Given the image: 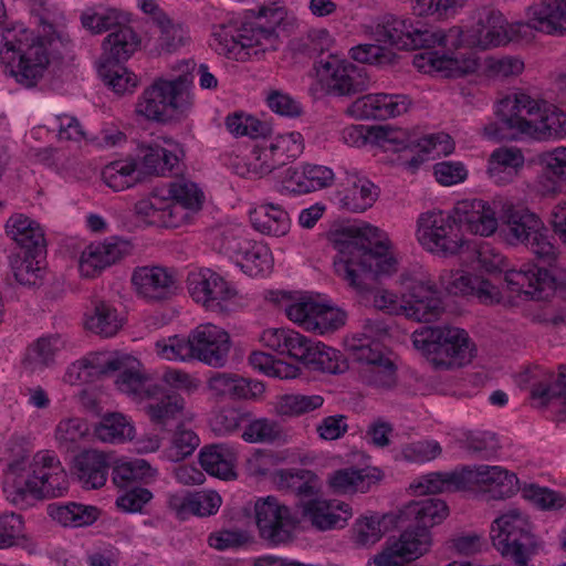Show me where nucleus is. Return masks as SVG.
<instances>
[{
  "instance_id": "obj_64",
  "label": "nucleus",
  "mask_w": 566,
  "mask_h": 566,
  "mask_svg": "<svg viewBox=\"0 0 566 566\" xmlns=\"http://www.w3.org/2000/svg\"><path fill=\"white\" fill-rule=\"evenodd\" d=\"M239 264L250 275H259L271 270L273 258L265 244L253 241Z\"/></svg>"
},
{
  "instance_id": "obj_57",
  "label": "nucleus",
  "mask_w": 566,
  "mask_h": 566,
  "mask_svg": "<svg viewBox=\"0 0 566 566\" xmlns=\"http://www.w3.org/2000/svg\"><path fill=\"white\" fill-rule=\"evenodd\" d=\"M122 62L101 61L98 73L104 83L115 93L132 92L137 85V77L129 72Z\"/></svg>"
},
{
  "instance_id": "obj_63",
  "label": "nucleus",
  "mask_w": 566,
  "mask_h": 566,
  "mask_svg": "<svg viewBox=\"0 0 566 566\" xmlns=\"http://www.w3.org/2000/svg\"><path fill=\"white\" fill-rule=\"evenodd\" d=\"M324 399L319 395H284L276 403V412L281 416L294 417L322 407Z\"/></svg>"
},
{
  "instance_id": "obj_45",
  "label": "nucleus",
  "mask_w": 566,
  "mask_h": 566,
  "mask_svg": "<svg viewBox=\"0 0 566 566\" xmlns=\"http://www.w3.org/2000/svg\"><path fill=\"white\" fill-rule=\"evenodd\" d=\"M48 514L62 526L82 527L93 524L99 516V510L96 506L75 502L52 503L48 506Z\"/></svg>"
},
{
  "instance_id": "obj_34",
  "label": "nucleus",
  "mask_w": 566,
  "mask_h": 566,
  "mask_svg": "<svg viewBox=\"0 0 566 566\" xmlns=\"http://www.w3.org/2000/svg\"><path fill=\"white\" fill-rule=\"evenodd\" d=\"M305 514L318 530L342 528L352 516L350 507L344 502L310 500L304 506Z\"/></svg>"
},
{
  "instance_id": "obj_17",
  "label": "nucleus",
  "mask_w": 566,
  "mask_h": 566,
  "mask_svg": "<svg viewBox=\"0 0 566 566\" xmlns=\"http://www.w3.org/2000/svg\"><path fill=\"white\" fill-rule=\"evenodd\" d=\"M187 286L191 297L212 312L229 311V302L237 291L222 276L210 269H200L188 274Z\"/></svg>"
},
{
  "instance_id": "obj_11",
  "label": "nucleus",
  "mask_w": 566,
  "mask_h": 566,
  "mask_svg": "<svg viewBox=\"0 0 566 566\" xmlns=\"http://www.w3.org/2000/svg\"><path fill=\"white\" fill-rule=\"evenodd\" d=\"M401 315L415 322L437 321L443 312L442 301L431 279L423 272L403 273Z\"/></svg>"
},
{
  "instance_id": "obj_1",
  "label": "nucleus",
  "mask_w": 566,
  "mask_h": 566,
  "mask_svg": "<svg viewBox=\"0 0 566 566\" xmlns=\"http://www.w3.org/2000/svg\"><path fill=\"white\" fill-rule=\"evenodd\" d=\"M378 34L386 42L399 50H417L441 46L455 50L463 43V31L460 27L448 30L434 29L418 19L391 17L378 27ZM511 41L506 29V20L497 11H488L480 17L472 28L465 42L469 45L488 50L504 45Z\"/></svg>"
},
{
  "instance_id": "obj_26",
  "label": "nucleus",
  "mask_w": 566,
  "mask_h": 566,
  "mask_svg": "<svg viewBox=\"0 0 566 566\" xmlns=\"http://www.w3.org/2000/svg\"><path fill=\"white\" fill-rule=\"evenodd\" d=\"M335 175L326 166L305 164L285 171L284 188L293 193L303 195L317 191L334 184Z\"/></svg>"
},
{
  "instance_id": "obj_60",
  "label": "nucleus",
  "mask_w": 566,
  "mask_h": 566,
  "mask_svg": "<svg viewBox=\"0 0 566 566\" xmlns=\"http://www.w3.org/2000/svg\"><path fill=\"white\" fill-rule=\"evenodd\" d=\"M461 483L462 479L457 473L432 472L421 476L416 483L411 484V488L415 489L417 494L423 495L457 490Z\"/></svg>"
},
{
  "instance_id": "obj_32",
  "label": "nucleus",
  "mask_w": 566,
  "mask_h": 566,
  "mask_svg": "<svg viewBox=\"0 0 566 566\" xmlns=\"http://www.w3.org/2000/svg\"><path fill=\"white\" fill-rule=\"evenodd\" d=\"M261 340L264 346L286 354L304 363L312 342L296 331L290 328H270L263 332Z\"/></svg>"
},
{
  "instance_id": "obj_8",
  "label": "nucleus",
  "mask_w": 566,
  "mask_h": 566,
  "mask_svg": "<svg viewBox=\"0 0 566 566\" xmlns=\"http://www.w3.org/2000/svg\"><path fill=\"white\" fill-rule=\"evenodd\" d=\"M192 82L189 74L174 80L159 78L140 95L137 114L154 122L166 123L184 115L191 106L188 86Z\"/></svg>"
},
{
  "instance_id": "obj_62",
  "label": "nucleus",
  "mask_w": 566,
  "mask_h": 566,
  "mask_svg": "<svg viewBox=\"0 0 566 566\" xmlns=\"http://www.w3.org/2000/svg\"><path fill=\"white\" fill-rule=\"evenodd\" d=\"M155 349L159 357L167 360L186 361L193 359L190 333L187 337L174 335L159 339L155 343Z\"/></svg>"
},
{
  "instance_id": "obj_48",
  "label": "nucleus",
  "mask_w": 566,
  "mask_h": 566,
  "mask_svg": "<svg viewBox=\"0 0 566 566\" xmlns=\"http://www.w3.org/2000/svg\"><path fill=\"white\" fill-rule=\"evenodd\" d=\"M275 481L280 490L293 492L301 499H311L318 492V478L310 470H280Z\"/></svg>"
},
{
  "instance_id": "obj_56",
  "label": "nucleus",
  "mask_w": 566,
  "mask_h": 566,
  "mask_svg": "<svg viewBox=\"0 0 566 566\" xmlns=\"http://www.w3.org/2000/svg\"><path fill=\"white\" fill-rule=\"evenodd\" d=\"M377 197V188L373 182L364 178H356L346 189L342 202L346 209L353 212H363L374 205Z\"/></svg>"
},
{
  "instance_id": "obj_40",
  "label": "nucleus",
  "mask_w": 566,
  "mask_h": 566,
  "mask_svg": "<svg viewBox=\"0 0 566 566\" xmlns=\"http://www.w3.org/2000/svg\"><path fill=\"white\" fill-rule=\"evenodd\" d=\"M140 38L132 27L119 24L104 40V54L101 61H127L139 48Z\"/></svg>"
},
{
  "instance_id": "obj_61",
  "label": "nucleus",
  "mask_w": 566,
  "mask_h": 566,
  "mask_svg": "<svg viewBox=\"0 0 566 566\" xmlns=\"http://www.w3.org/2000/svg\"><path fill=\"white\" fill-rule=\"evenodd\" d=\"M282 166L273 146L266 137H263V140L258 143L251 151L249 167L254 174L263 177Z\"/></svg>"
},
{
  "instance_id": "obj_58",
  "label": "nucleus",
  "mask_w": 566,
  "mask_h": 566,
  "mask_svg": "<svg viewBox=\"0 0 566 566\" xmlns=\"http://www.w3.org/2000/svg\"><path fill=\"white\" fill-rule=\"evenodd\" d=\"M113 482L119 488H126L133 482L154 478L156 470L143 459L120 461L113 469Z\"/></svg>"
},
{
  "instance_id": "obj_14",
  "label": "nucleus",
  "mask_w": 566,
  "mask_h": 566,
  "mask_svg": "<svg viewBox=\"0 0 566 566\" xmlns=\"http://www.w3.org/2000/svg\"><path fill=\"white\" fill-rule=\"evenodd\" d=\"M254 521L259 536L270 545L290 542L296 527L291 509L275 496L259 497L254 502Z\"/></svg>"
},
{
  "instance_id": "obj_54",
  "label": "nucleus",
  "mask_w": 566,
  "mask_h": 566,
  "mask_svg": "<svg viewBox=\"0 0 566 566\" xmlns=\"http://www.w3.org/2000/svg\"><path fill=\"white\" fill-rule=\"evenodd\" d=\"M137 163L127 158L107 164L102 170L104 182L115 191L125 190L137 181Z\"/></svg>"
},
{
  "instance_id": "obj_15",
  "label": "nucleus",
  "mask_w": 566,
  "mask_h": 566,
  "mask_svg": "<svg viewBox=\"0 0 566 566\" xmlns=\"http://www.w3.org/2000/svg\"><path fill=\"white\" fill-rule=\"evenodd\" d=\"M316 72L326 91L337 96L353 95L368 87L365 67H358L333 54L317 62Z\"/></svg>"
},
{
  "instance_id": "obj_49",
  "label": "nucleus",
  "mask_w": 566,
  "mask_h": 566,
  "mask_svg": "<svg viewBox=\"0 0 566 566\" xmlns=\"http://www.w3.org/2000/svg\"><path fill=\"white\" fill-rule=\"evenodd\" d=\"M61 346L62 342L59 335L38 338L28 346L22 360L23 367L31 373L49 367L54 361L55 354Z\"/></svg>"
},
{
  "instance_id": "obj_41",
  "label": "nucleus",
  "mask_w": 566,
  "mask_h": 566,
  "mask_svg": "<svg viewBox=\"0 0 566 566\" xmlns=\"http://www.w3.org/2000/svg\"><path fill=\"white\" fill-rule=\"evenodd\" d=\"M199 462L202 469L212 476L222 480H231L237 476L234 470L237 455L228 447L213 444L202 448L199 453Z\"/></svg>"
},
{
  "instance_id": "obj_5",
  "label": "nucleus",
  "mask_w": 566,
  "mask_h": 566,
  "mask_svg": "<svg viewBox=\"0 0 566 566\" xmlns=\"http://www.w3.org/2000/svg\"><path fill=\"white\" fill-rule=\"evenodd\" d=\"M283 15L281 8L262 7L254 22L241 28L219 25L212 34L210 45L219 54L237 61L275 51L280 43L275 28L283 20Z\"/></svg>"
},
{
  "instance_id": "obj_29",
  "label": "nucleus",
  "mask_w": 566,
  "mask_h": 566,
  "mask_svg": "<svg viewBox=\"0 0 566 566\" xmlns=\"http://www.w3.org/2000/svg\"><path fill=\"white\" fill-rule=\"evenodd\" d=\"M471 479L489 500H504L518 490L517 476L501 467L481 465Z\"/></svg>"
},
{
  "instance_id": "obj_21",
  "label": "nucleus",
  "mask_w": 566,
  "mask_h": 566,
  "mask_svg": "<svg viewBox=\"0 0 566 566\" xmlns=\"http://www.w3.org/2000/svg\"><path fill=\"white\" fill-rule=\"evenodd\" d=\"M136 293L148 302H163L177 292V280L172 271L164 266H139L132 274Z\"/></svg>"
},
{
  "instance_id": "obj_25",
  "label": "nucleus",
  "mask_w": 566,
  "mask_h": 566,
  "mask_svg": "<svg viewBox=\"0 0 566 566\" xmlns=\"http://www.w3.org/2000/svg\"><path fill=\"white\" fill-rule=\"evenodd\" d=\"M527 25L546 34L566 35V0H536L527 10Z\"/></svg>"
},
{
  "instance_id": "obj_39",
  "label": "nucleus",
  "mask_w": 566,
  "mask_h": 566,
  "mask_svg": "<svg viewBox=\"0 0 566 566\" xmlns=\"http://www.w3.org/2000/svg\"><path fill=\"white\" fill-rule=\"evenodd\" d=\"M524 163L525 157L520 148L501 147L491 154L488 172L494 182L507 184L515 178Z\"/></svg>"
},
{
  "instance_id": "obj_50",
  "label": "nucleus",
  "mask_w": 566,
  "mask_h": 566,
  "mask_svg": "<svg viewBox=\"0 0 566 566\" xmlns=\"http://www.w3.org/2000/svg\"><path fill=\"white\" fill-rule=\"evenodd\" d=\"M139 156L142 170L148 175L165 176L179 163L176 154L159 145H142Z\"/></svg>"
},
{
  "instance_id": "obj_10",
  "label": "nucleus",
  "mask_w": 566,
  "mask_h": 566,
  "mask_svg": "<svg viewBox=\"0 0 566 566\" xmlns=\"http://www.w3.org/2000/svg\"><path fill=\"white\" fill-rule=\"evenodd\" d=\"M542 265H524L520 270H506L505 281L513 292L524 293L532 298H543V293L552 290L554 277L546 266L557 261V249L541 230L526 243Z\"/></svg>"
},
{
  "instance_id": "obj_38",
  "label": "nucleus",
  "mask_w": 566,
  "mask_h": 566,
  "mask_svg": "<svg viewBox=\"0 0 566 566\" xmlns=\"http://www.w3.org/2000/svg\"><path fill=\"white\" fill-rule=\"evenodd\" d=\"M164 193L169 200V209L172 210L179 207L182 214H185L180 220V227L188 223L191 219V213L201 208L203 193L196 184L189 180L182 179L170 182Z\"/></svg>"
},
{
  "instance_id": "obj_19",
  "label": "nucleus",
  "mask_w": 566,
  "mask_h": 566,
  "mask_svg": "<svg viewBox=\"0 0 566 566\" xmlns=\"http://www.w3.org/2000/svg\"><path fill=\"white\" fill-rule=\"evenodd\" d=\"M531 398L537 407H552L558 421L566 420V367L558 374L542 368L530 371Z\"/></svg>"
},
{
  "instance_id": "obj_37",
  "label": "nucleus",
  "mask_w": 566,
  "mask_h": 566,
  "mask_svg": "<svg viewBox=\"0 0 566 566\" xmlns=\"http://www.w3.org/2000/svg\"><path fill=\"white\" fill-rule=\"evenodd\" d=\"M6 232L23 251L33 250L35 253L45 251L43 229L25 214H12L6 223Z\"/></svg>"
},
{
  "instance_id": "obj_9",
  "label": "nucleus",
  "mask_w": 566,
  "mask_h": 566,
  "mask_svg": "<svg viewBox=\"0 0 566 566\" xmlns=\"http://www.w3.org/2000/svg\"><path fill=\"white\" fill-rule=\"evenodd\" d=\"M491 538L496 551L517 566H527L541 546L533 534L527 515L517 509L510 510L494 520Z\"/></svg>"
},
{
  "instance_id": "obj_51",
  "label": "nucleus",
  "mask_w": 566,
  "mask_h": 566,
  "mask_svg": "<svg viewBox=\"0 0 566 566\" xmlns=\"http://www.w3.org/2000/svg\"><path fill=\"white\" fill-rule=\"evenodd\" d=\"M95 434L103 442L123 443L135 437V427L123 413L113 412L102 418Z\"/></svg>"
},
{
  "instance_id": "obj_13",
  "label": "nucleus",
  "mask_w": 566,
  "mask_h": 566,
  "mask_svg": "<svg viewBox=\"0 0 566 566\" xmlns=\"http://www.w3.org/2000/svg\"><path fill=\"white\" fill-rule=\"evenodd\" d=\"M417 239L424 249L443 256L458 254L464 243L455 219L440 211H428L419 217Z\"/></svg>"
},
{
  "instance_id": "obj_18",
  "label": "nucleus",
  "mask_w": 566,
  "mask_h": 566,
  "mask_svg": "<svg viewBox=\"0 0 566 566\" xmlns=\"http://www.w3.org/2000/svg\"><path fill=\"white\" fill-rule=\"evenodd\" d=\"M431 546V534L426 527L409 528L398 538H389L385 548L373 557L376 566H401L399 560L411 562L424 555Z\"/></svg>"
},
{
  "instance_id": "obj_42",
  "label": "nucleus",
  "mask_w": 566,
  "mask_h": 566,
  "mask_svg": "<svg viewBox=\"0 0 566 566\" xmlns=\"http://www.w3.org/2000/svg\"><path fill=\"white\" fill-rule=\"evenodd\" d=\"M449 514V509L444 501L434 497L422 499L408 503L401 510V516L407 521H413L417 526L432 527L440 524Z\"/></svg>"
},
{
  "instance_id": "obj_59",
  "label": "nucleus",
  "mask_w": 566,
  "mask_h": 566,
  "mask_svg": "<svg viewBox=\"0 0 566 566\" xmlns=\"http://www.w3.org/2000/svg\"><path fill=\"white\" fill-rule=\"evenodd\" d=\"M228 130L235 137L248 136L250 138L268 137L271 128L258 118L244 114L233 113L226 118Z\"/></svg>"
},
{
  "instance_id": "obj_20",
  "label": "nucleus",
  "mask_w": 566,
  "mask_h": 566,
  "mask_svg": "<svg viewBox=\"0 0 566 566\" xmlns=\"http://www.w3.org/2000/svg\"><path fill=\"white\" fill-rule=\"evenodd\" d=\"M190 334L193 359L214 368L226 365L231 348V339L227 331L207 323L200 324Z\"/></svg>"
},
{
  "instance_id": "obj_53",
  "label": "nucleus",
  "mask_w": 566,
  "mask_h": 566,
  "mask_svg": "<svg viewBox=\"0 0 566 566\" xmlns=\"http://www.w3.org/2000/svg\"><path fill=\"white\" fill-rule=\"evenodd\" d=\"M396 523V516L385 514L382 516L364 517L356 522L354 535L356 543L368 546L377 543Z\"/></svg>"
},
{
  "instance_id": "obj_22",
  "label": "nucleus",
  "mask_w": 566,
  "mask_h": 566,
  "mask_svg": "<svg viewBox=\"0 0 566 566\" xmlns=\"http://www.w3.org/2000/svg\"><path fill=\"white\" fill-rule=\"evenodd\" d=\"M132 249L129 241L119 238H109L104 242L92 243L81 254L80 271L86 277H94L104 269L129 254Z\"/></svg>"
},
{
  "instance_id": "obj_31",
  "label": "nucleus",
  "mask_w": 566,
  "mask_h": 566,
  "mask_svg": "<svg viewBox=\"0 0 566 566\" xmlns=\"http://www.w3.org/2000/svg\"><path fill=\"white\" fill-rule=\"evenodd\" d=\"M144 410L151 423L165 429L182 417L185 400L179 395L166 394L165 389L159 386L158 392L145 401Z\"/></svg>"
},
{
  "instance_id": "obj_7",
  "label": "nucleus",
  "mask_w": 566,
  "mask_h": 566,
  "mask_svg": "<svg viewBox=\"0 0 566 566\" xmlns=\"http://www.w3.org/2000/svg\"><path fill=\"white\" fill-rule=\"evenodd\" d=\"M412 344L436 369L460 368L471 363L474 356L469 334L458 327H421L413 332Z\"/></svg>"
},
{
  "instance_id": "obj_46",
  "label": "nucleus",
  "mask_w": 566,
  "mask_h": 566,
  "mask_svg": "<svg viewBox=\"0 0 566 566\" xmlns=\"http://www.w3.org/2000/svg\"><path fill=\"white\" fill-rule=\"evenodd\" d=\"M364 328V337H354L348 342L347 348L352 353L353 358L365 366L364 370H369L377 364L382 363L384 359H388L390 357L384 353L382 346L379 343L370 340L371 335L377 334L382 331V328L377 326L374 329V326L369 321L366 323Z\"/></svg>"
},
{
  "instance_id": "obj_6",
  "label": "nucleus",
  "mask_w": 566,
  "mask_h": 566,
  "mask_svg": "<svg viewBox=\"0 0 566 566\" xmlns=\"http://www.w3.org/2000/svg\"><path fill=\"white\" fill-rule=\"evenodd\" d=\"M52 30V24L44 23V34L38 35L36 40L22 28L2 30L0 62L4 66V72L13 76L19 84L33 87L43 77L50 62L45 42L50 41L48 35Z\"/></svg>"
},
{
  "instance_id": "obj_16",
  "label": "nucleus",
  "mask_w": 566,
  "mask_h": 566,
  "mask_svg": "<svg viewBox=\"0 0 566 566\" xmlns=\"http://www.w3.org/2000/svg\"><path fill=\"white\" fill-rule=\"evenodd\" d=\"M120 370L117 379V388L129 396L136 402H144L157 394L159 386L149 378L140 368V364L135 358L123 355L108 357L103 360L99 374H107Z\"/></svg>"
},
{
  "instance_id": "obj_12",
  "label": "nucleus",
  "mask_w": 566,
  "mask_h": 566,
  "mask_svg": "<svg viewBox=\"0 0 566 566\" xmlns=\"http://www.w3.org/2000/svg\"><path fill=\"white\" fill-rule=\"evenodd\" d=\"M280 305L290 321L319 335L339 329L347 317L344 311L310 297L291 300L283 295Z\"/></svg>"
},
{
  "instance_id": "obj_36",
  "label": "nucleus",
  "mask_w": 566,
  "mask_h": 566,
  "mask_svg": "<svg viewBox=\"0 0 566 566\" xmlns=\"http://www.w3.org/2000/svg\"><path fill=\"white\" fill-rule=\"evenodd\" d=\"M124 325V317L109 302L95 300L92 308L85 314L84 326L101 337L115 336Z\"/></svg>"
},
{
  "instance_id": "obj_23",
  "label": "nucleus",
  "mask_w": 566,
  "mask_h": 566,
  "mask_svg": "<svg viewBox=\"0 0 566 566\" xmlns=\"http://www.w3.org/2000/svg\"><path fill=\"white\" fill-rule=\"evenodd\" d=\"M207 387L211 395L219 400H256L265 391V387L261 381L248 379L237 374L220 371L210 376Z\"/></svg>"
},
{
  "instance_id": "obj_43",
  "label": "nucleus",
  "mask_w": 566,
  "mask_h": 566,
  "mask_svg": "<svg viewBox=\"0 0 566 566\" xmlns=\"http://www.w3.org/2000/svg\"><path fill=\"white\" fill-rule=\"evenodd\" d=\"M253 228L264 234L281 237L290 230L287 212L280 206L263 203L250 212Z\"/></svg>"
},
{
  "instance_id": "obj_27",
  "label": "nucleus",
  "mask_w": 566,
  "mask_h": 566,
  "mask_svg": "<svg viewBox=\"0 0 566 566\" xmlns=\"http://www.w3.org/2000/svg\"><path fill=\"white\" fill-rule=\"evenodd\" d=\"M459 223L473 234L489 237L497 229L494 208L481 199L459 201L454 208Z\"/></svg>"
},
{
  "instance_id": "obj_4",
  "label": "nucleus",
  "mask_w": 566,
  "mask_h": 566,
  "mask_svg": "<svg viewBox=\"0 0 566 566\" xmlns=\"http://www.w3.org/2000/svg\"><path fill=\"white\" fill-rule=\"evenodd\" d=\"M67 489V473L57 455L49 450L36 452L31 460L11 462L4 475L3 490L13 503L28 497L62 496Z\"/></svg>"
},
{
  "instance_id": "obj_2",
  "label": "nucleus",
  "mask_w": 566,
  "mask_h": 566,
  "mask_svg": "<svg viewBox=\"0 0 566 566\" xmlns=\"http://www.w3.org/2000/svg\"><path fill=\"white\" fill-rule=\"evenodd\" d=\"M338 250L334 260L335 273L358 292L367 289V281L397 271V260L388 238L369 224L348 226L333 233Z\"/></svg>"
},
{
  "instance_id": "obj_24",
  "label": "nucleus",
  "mask_w": 566,
  "mask_h": 566,
  "mask_svg": "<svg viewBox=\"0 0 566 566\" xmlns=\"http://www.w3.org/2000/svg\"><path fill=\"white\" fill-rule=\"evenodd\" d=\"M411 99L403 94H367L353 103V112L365 119H387L405 114Z\"/></svg>"
},
{
  "instance_id": "obj_30",
  "label": "nucleus",
  "mask_w": 566,
  "mask_h": 566,
  "mask_svg": "<svg viewBox=\"0 0 566 566\" xmlns=\"http://www.w3.org/2000/svg\"><path fill=\"white\" fill-rule=\"evenodd\" d=\"M165 189H155L148 198L135 203V212L150 226L163 228H179L182 211L179 207L169 209V200L164 193Z\"/></svg>"
},
{
  "instance_id": "obj_44",
  "label": "nucleus",
  "mask_w": 566,
  "mask_h": 566,
  "mask_svg": "<svg viewBox=\"0 0 566 566\" xmlns=\"http://www.w3.org/2000/svg\"><path fill=\"white\" fill-rule=\"evenodd\" d=\"M43 252L25 250L10 258V265L15 281L25 286H40L43 284L45 266L39 260Z\"/></svg>"
},
{
  "instance_id": "obj_35",
  "label": "nucleus",
  "mask_w": 566,
  "mask_h": 566,
  "mask_svg": "<svg viewBox=\"0 0 566 566\" xmlns=\"http://www.w3.org/2000/svg\"><path fill=\"white\" fill-rule=\"evenodd\" d=\"M413 64L418 69H424L428 65L429 72H438L444 77H460L475 72L478 67L476 60L472 55L451 56L436 53L416 55Z\"/></svg>"
},
{
  "instance_id": "obj_47",
  "label": "nucleus",
  "mask_w": 566,
  "mask_h": 566,
  "mask_svg": "<svg viewBox=\"0 0 566 566\" xmlns=\"http://www.w3.org/2000/svg\"><path fill=\"white\" fill-rule=\"evenodd\" d=\"M377 478L364 469L345 468L328 475V484L335 493H366L375 484Z\"/></svg>"
},
{
  "instance_id": "obj_55",
  "label": "nucleus",
  "mask_w": 566,
  "mask_h": 566,
  "mask_svg": "<svg viewBox=\"0 0 566 566\" xmlns=\"http://www.w3.org/2000/svg\"><path fill=\"white\" fill-rule=\"evenodd\" d=\"M90 428L82 418H66L61 420L55 429V439L59 448L73 452L80 448L81 443L88 436Z\"/></svg>"
},
{
  "instance_id": "obj_3",
  "label": "nucleus",
  "mask_w": 566,
  "mask_h": 566,
  "mask_svg": "<svg viewBox=\"0 0 566 566\" xmlns=\"http://www.w3.org/2000/svg\"><path fill=\"white\" fill-rule=\"evenodd\" d=\"M497 120L488 124L484 135L496 142L531 137L537 140L566 137V113L547 106L525 93H514L499 103Z\"/></svg>"
},
{
  "instance_id": "obj_52",
  "label": "nucleus",
  "mask_w": 566,
  "mask_h": 566,
  "mask_svg": "<svg viewBox=\"0 0 566 566\" xmlns=\"http://www.w3.org/2000/svg\"><path fill=\"white\" fill-rule=\"evenodd\" d=\"M304 364L315 370L328 374L344 373L347 368L346 361L339 350L322 343H313L308 349Z\"/></svg>"
},
{
  "instance_id": "obj_28",
  "label": "nucleus",
  "mask_w": 566,
  "mask_h": 566,
  "mask_svg": "<svg viewBox=\"0 0 566 566\" xmlns=\"http://www.w3.org/2000/svg\"><path fill=\"white\" fill-rule=\"evenodd\" d=\"M541 228V219L528 209L511 203L504 206L502 231L510 244H526Z\"/></svg>"
},
{
  "instance_id": "obj_33",
  "label": "nucleus",
  "mask_w": 566,
  "mask_h": 566,
  "mask_svg": "<svg viewBox=\"0 0 566 566\" xmlns=\"http://www.w3.org/2000/svg\"><path fill=\"white\" fill-rule=\"evenodd\" d=\"M109 463L104 452L86 450L80 453L74 460V473L83 488H102L108 474Z\"/></svg>"
}]
</instances>
